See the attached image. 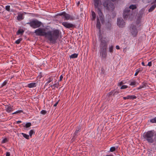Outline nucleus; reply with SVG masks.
Wrapping results in <instances>:
<instances>
[{"label": "nucleus", "instance_id": "412c9836", "mask_svg": "<svg viewBox=\"0 0 156 156\" xmlns=\"http://www.w3.org/2000/svg\"><path fill=\"white\" fill-rule=\"evenodd\" d=\"M24 32V31L23 29H19L17 31L16 34L17 35L20 34L21 35H22Z\"/></svg>", "mask_w": 156, "mask_h": 156}, {"label": "nucleus", "instance_id": "b1692460", "mask_svg": "<svg viewBox=\"0 0 156 156\" xmlns=\"http://www.w3.org/2000/svg\"><path fill=\"white\" fill-rule=\"evenodd\" d=\"M129 99L133 100L136 98V97L134 95H128Z\"/></svg>", "mask_w": 156, "mask_h": 156}, {"label": "nucleus", "instance_id": "c85d7f7f", "mask_svg": "<svg viewBox=\"0 0 156 156\" xmlns=\"http://www.w3.org/2000/svg\"><path fill=\"white\" fill-rule=\"evenodd\" d=\"M22 38H20L18 40L16 41H15V43L17 44H19L20 43L21 41H22Z\"/></svg>", "mask_w": 156, "mask_h": 156}, {"label": "nucleus", "instance_id": "9d476101", "mask_svg": "<svg viewBox=\"0 0 156 156\" xmlns=\"http://www.w3.org/2000/svg\"><path fill=\"white\" fill-rule=\"evenodd\" d=\"M62 25L66 28H72L73 29L76 28V25L75 24H73L72 23H68L66 22H63L62 23Z\"/></svg>", "mask_w": 156, "mask_h": 156}, {"label": "nucleus", "instance_id": "20e7f679", "mask_svg": "<svg viewBox=\"0 0 156 156\" xmlns=\"http://www.w3.org/2000/svg\"><path fill=\"white\" fill-rule=\"evenodd\" d=\"M103 5L104 8L109 11H113L115 8L114 4L110 0H104Z\"/></svg>", "mask_w": 156, "mask_h": 156}, {"label": "nucleus", "instance_id": "f257e3e1", "mask_svg": "<svg viewBox=\"0 0 156 156\" xmlns=\"http://www.w3.org/2000/svg\"><path fill=\"white\" fill-rule=\"evenodd\" d=\"M34 33L36 36H44L51 43L55 44L61 33L60 30L54 29L50 30L48 28H39L35 30Z\"/></svg>", "mask_w": 156, "mask_h": 156}, {"label": "nucleus", "instance_id": "680f3d73", "mask_svg": "<svg viewBox=\"0 0 156 156\" xmlns=\"http://www.w3.org/2000/svg\"><path fill=\"white\" fill-rule=\"evenodd\" d=\"M153 3L156 4V0H154L153 2Z\"/></svg>", "mask_w": 156, "mask_h": 156}, {"label": "nucleus", "instance_id": "3c124183", "mask_svg": "<svg viewBox=\"0 0 156 156\" xmlns=\"http://www.w3.org/2000/svg\"><path fill=\"white\" fill-rule=\"evenodd\" d=\"M123 98L124 100H125L126 99H129V97H128V95L126 97H123Z\"/></svg>", "mask_w": 156, "mask_h": 156}, {"label": "nucleus", "instance_id": "a18cd8bd", "mask_svg": "<svg viewBox=\"0 0 156 156\" xmlns=\"http://www.w3.org/2000/svg\"><path fill=\"white\" fill-rule=\"evenodd\" d=\"M146 66H152V62L151 61L149 62L147 65Z\"/></svg>", "mask_w": 156, "mask_h": 156}, {"label": "nucleus", "instance_id": "aec40b11", "mask_svg": "<svg viewBox=\"0 0 156 156\" xmlns=\"http://www.w3.org/2000/svg\"><path fill=\"white\" fill-rule=\"evenodd\" d=\"M92 12V20H95L96 17V14L95 12L93 11H91Z\"/></svg>", "mask_w": 156, "mask_h": 156}, {"label": "nucleus", "instance_id": "8fccbe9b", "mask_svg": "<svg viewBox=\"0 0 156 156\" xmlns=\"http://www.w3.org/2000/svg\"><path fill=\"white\" fill-rule=\"evenodd\" d=\"M63 77L62 75H61L60 77V79H59V81H61L63 79Z\"/></svg>", "mask_w": 156, "mask_h": 156}, {"label": "nucleus", "instance_id": "49530a36", "mask_svg": "<svg viewBox=\"0 0 156 156\" xmlns=\"http://www.w3.org/2000/svg\"><path fill=\"white\" fill-rule=\"evenodd\" d=\"M76 137L74 135L73 136V137L72 139H71V141L72 142H73V141H74V140H75L76 139Z\"/></svg>", "mask_w": 156, "mask_h": 156}, {"label": "nucleus", "instance_id": "f8f14e48", "mask_svg": "<svg viewBox=\"0 0 156 156\" xmlns=\"http://www.w3.org/2000/svg\"><path fill=\"white\" fill-rule=\"evenodd\" d=\"M64 13V17L65 20H75V17L70 16L69 14L66 13L65 12Z\"/></svg>", "mask_w": 156, "mask_h": 156}, {"label": "nucleus", "instance_id": "7ed1b4c3", "mask_svg": "<svg viewBox=\"0 0 156 156\" xmlns=\"http://www.w3.org/2000/svg\"><path fill=\"white\" fill-rule=\"evenodd\" d=\"M94 5L95 9H97V11L101 20L102 21L104 20V16L101 11V9L100 7L101 5V0H93Z\"/></svg>", "mask_w": 156, "mask_h": 156}, {"label": "nucleus", "instance_id": "72a5a7b5", "mask_svg": "<svg viewBox=\"0 0 156 156\" xmlns=\"http://www.w3.org/2000/svg\"><path fill=\"white\" fill-rule=\"evenodd\" d=\"M5 9L8 12L10 11V6L6 5L5 7Z\"/></svg>", "mask_w": 156, "mask_h": 156}, {"label": "nucleus", "instance_id": "bf43d9fd", "mask_svg": "<svg viewBox=\"0 0 156 156\" xmlns=\"http://www.w3.org/2000/svg\"><path fill=\"white\" fill-rule=\"evenodd\" d=\"M22 122L21 121H18L16 122V123L17 124H19L20 123Z\"/></svg>", "mask_w": 156, "mask_h": 156}, {"label": "nucleus", "instance_id": "a19ab883", "mask_svg": "<svg viewBox=\"0 0 156 156\" xmlns=\"http://www.w3.org/2000/svg\"><path fill=\"white\" fill-rule=\"evenodd\" d=\"M115 91V90H112L110 92H109L108 94V95L109 97H110L111 95L114 93V92Z\"/></svg>", "mask_w": 156, "mask_h": 156}, {"label": "nucleus", "instance_id": "f3484780", "mask_svg": "<svg viewBox=\"0 0 156 156\" xmlns=\"http://www.w3.org/2000/svg\"><path fill=\"white\" fill-rule=\"evenodd\" d=\"M156 7V4H154L153 5H152L150 8L148 10L149 12H152Z\"/></svg>", "mask_w": 156, "mask_h": 156}, {"label": "nucleus", "instance_id": "a211bd4d", "mask_svg": "<svg viewBox=\"0 0 156 156\" xmlns=\"http://www.w3.org/2000/svg\"><path fill=\"white\" fill-rule=\"evenodd\" d=\"M144 10L143 9H141L139 12L138 14V16L139 18H141L142 17V15L144 14Z\"/></svg>", "mask_w": 156, "mask_h": 156}, {"label": "nucleus", "instance_id": "c9c22d12", "mask_svg": "<svg viewBox=\"0 0 156 156\" xmlns=\"http://www.w3.org/2000/svg\"><path fill=\"white\" fill-rule=\"evenodd\" d=\"M8 139L7 138H5L4 139L2 140V144H4L5 143L7 142H8Z\"/></svg>", "mask_w": 156, "mask_h": 156}, {"label": "nucleus", "instance_id": "dca6fc26", "mask_svg": "<svg viewBox=\"0 0 156 156\" xmlns=\"http://www.w3.org/2000/svg\"><path fill=\"white\" fill-rule=\"evenodd\" d=\"M143 69L142 68H139L137 69L136 71V73L134 75L135 76H137L138 73L141 72H142L143 71Z\"/></svg>", "mask_w": 156, "mask_h": 156}, {"label": "nucleus", "instance_id": "5fc2aeb1", "mask_svg": "<svg viewBox=\"0 0 156 156\" xmlns=\"http://www.w3.org/2000/svg\"><path fill=\"white\" fill-rule=\"evenodd\" d=\"M101 72H102V73L103 74H104V69L103 68H101Z\"/></svg>", "mask_w": 156, "mask_h": 156}, {"label": "nucleus", "instance_id": "393cba45", "mask_svg": "<svg viewBox=\"0 0 156 156\" xmlns=\"http://www.w3.org/2000/svg\"><path fill=\"white\" fill-rule=\"evenodd\" d=\"M12 108L11 106H8L6 108V111L8 112H9L12 111Z\"/></svg>", "mask_w": 156, "mask_h": 156}, {"label": "nucleus", "instance_id": "f704fd0d", "mask_svg": "<svg viewBox=\"0 0 156 156\" xmlns=\"http://www.w3.org/2000/svg\"><path fill=\"white\" fill-rule=\"evenodd\" d=\"M80 129H79L78 130H76L74 133V134L75 136H77V134L80 132Z\"/></svg>", "mask_w": 156, "mask_h": 156}, {"label": "nucleus", "instance_id": "2eb2a0df", "mask_svg": "<svg viewBox=\"0 0 156 156\" xmlns=\"http://www.w3.org/2000/svg\"><path fill=\"white\" fill-rule=\"evenodd\" d=\"M36 86V84L35 83H31L28 84L27 87L29 88H31L35 87Z\"/></svg>", "mask_w": 156, "mask_h": 156}, {"label": "nucleus", "instance_id": "338daca9", "mask_svg": "<svg viewBox=\"0 0 156 156\" xmlns=\"http://www.w3.org/2000/svg\"><path fill=\"white\" fill-rule=\"evenodd\" d=\"M80 2H78V3H77V4H78V5H79V4H80Z\"/></svg>", "mask_w": 156, "mask_h": 156}, {"label": "nucleus", "instance_id": "f03ea898", "mask_svg": "<svg viewBox=\"0 0 156 156\" xmlns=\"http://www.w3.org/2000/svg\"><path fill=\"white\" fill-rule=\"evenodd\" d=\"M143 137L145 140L148 143L155 145L156 144V132L154 130H149L143 134Z\"/></svg>", "mask_w": 156, "mask_h": 156}, {"label": "nucleus", "instance_id": "4c0bfd02", "mask_svg": "<svg viewBox=\"0 0 156 156\" xmlns=\"http://www.w3.org/2000/svg\"><path fill=\"white\" fill-rule=\"evenodd\" d=\"M47 113V111L44 110H42L41 112V113L43 115H45Z\"/></svg>", "mask_w": 156, "mask_h": 156}, {"label": "nucleus", "instance_id": "052dcab7", "mask_svg": "<svg viewBox=\"0 0 156 156\" xmlns=\"http://www.w3.org/2000/svg\"><path fill=\"white\" fill-rule=\"evenodd\" d=\"M118 0H111L112 2H115L116 1H118Z\"/></svg>", "mask_w": 156, "mask_h": 156}, {"label": "nucleus", "instance_id": "6e6d98bb", "mask_svg": "<svg viewBox=\"0 0 156 156\" xmlns=\"http://www.w3.org/2000/svg\"><path fill=\"white\" fill-rule=\"evenodd\" d=\"M123 83L122 81H121L119 83V85L120 86H121L123 84Z\"/></svg>", "mask_w": 156, "mask_h": 156}, {"label": "nucleus", "instance_id": "ea45409f", "mask_svg": "<svg viewBox=\"0 0 156 156\" xmlns=\"http://www.w3.org/2000/svg\"><path fill=\"white\" fill-rule=\"evenodd\" d=\"M128 87V86L127 85H122V87H121L120 89H125L126 88Z\"/></svg>", "mask_w": 156, "mask_h": 156}, {"label": "nucleus", "instance_id": "13d9d810", "mask_svg": "<svg viewBox=\"0 0 156 156\" xmlns=\"http://www.w3.org/2000/svg\"><path fill=\"white\" fill-rule=\"evenodd\" d=\"M116 48L117 49H120V48H119V46L118 45H117L116 46Z\"/></svg>", "mask_w": 156, "mask_h": 156}, {"label": "nucleus", "instance_id": "6ab92c4d", "mask_svg": "<svg viewBox=\"0 0 156 156\" xmlns=\"http://www.w3.org/2000/svg\"><path fill=\"white\" fill-rule=\"evenodd\" d=\"M137 6L136 5H131L128 8H129V9H132V10H134L136 9Z\"/></svg>", "mask_w": 156, "mask_h": 156}, {"label": "nucleus", "instance_id": "ddd939ff", "mask_svg": "<svg viewBox=\"0 0 156 156\" xmlns=\"http://www.w3.org/2000/svg\"><path fill=\"white\" fill-rule=\"evenodd\" d=\"M23 14L20 12H19L18 14V16H17L16 19L18 21H21L24 19Z\"/></svg>", "mask_w": 156, "mask_h": 156}, {"label": "nucleus", "instance_id": "a878e982", "mask_svg": "<svg viewBox=\"0 0 156 156\" xmlns=\"http://www.w3.org/2000/svg\"><path fill=\"white\" fill-rule=\"evenodd\" d=\"M147 84L146 83H143L142 85L140 86L137 88V89L139 90L146 87Z\"/></svg>", "mask_w": 156, "mask_h": 156}, {"label": "nucleus", "instance_id": "37998d69", "mask_svg": "<svg viewBox=\"0 0 156 156\" xmlns=\"http://www.w3.org/2000/svg\"><path fill=\"white\" fill-rule=\"evenodd\" d=\"M136 84V82L135 81H133V82H131L130 84V85L131 86H134Z\"/></svg>", "mask_w": 156, "mask_h": 156}, {"label": "nucleus", "instance_id": "de8ad7c7", "mask_svg": "<svg viewBox=\"0 0 156 156\" xmlns=\"http://www.w3.org/2000/svg\"><path fill=\"white\" fill-rule=\"evenodd\" d=\"M4 11H2V9L1 7H0V14L2 13V14H4Z\"/></svg>", "mask_w": 156, "mask_h": 156}, {"label": "nucleus", "instance_id": "e433bc0d", "mask_svg": "<svg viewBox=\"0 0 156 156\" xmlns=\"http://www.w3.org/2000/svg\"><path fill=\"white\" fill-rule=\"evenodd\" d=\"M7 81L5 80V81H4L3 82V83L2 84L1 87H2L3 86H5L7 84Z\"/></svg>", "mask_w": 156, "mask_h": 156}, {"label": "nucleus", "instance_id": "4be33fe9", "mask_svg": "<svg viewBox=\"0 0 156 156\" xmlns=\"http://www.w3.org/2000/svg\"><path fill=\"white\" fill-rule=\"evenodd\" d=\"M78 54L74 53L70 56L69 57L70 58H77V57H78Z\"/></svg>", "mask_w": 156, "mask_h": 156}, {"label": "nucleus", "instance_id": "2f4dec72", "mask_svg": "<svg viewBox=\"0 0 156 156\" xmlns=\"http://www.w3.org/2000/svg\"><path fill=\"white\" fill-rule=\"evenodd\" d=\"M23 112V111L22 110H18V111H16V112L12 113V114H17V113H20L21 112Z\"/></svg>", "mask_w": 156, "mask_h": 156}, {"label": "nucleus", "instance_id": "79ce46f5", "mask_svg": "<svg viewBox=\"0 0 156 156\" xmlns=\"http://www.w3.org/2000/svg\"><path fill=\"white\" fill-rule=\"evenodd\" d=\"M65 12H62V13H59L57 14V16H64Z\"/></svg>", "mask_w": 156, "mask_h": 156}, {"label": "nucleus", "instance_id": "e2e57ef3", "mask_svg": "<svg viewBox=\"0 0 156 156\" xmlns=\"http://www.w3.org/2000/svg\"><path fill=\"white\" fill-rule=\"evenodd\" d=\"M142 64L143 66H145V65H144V62H142Z\"/></svg>", "mask_w": 156, "mask_h": 156}, {"label": "nucleus", "instance_id": "c756f323", "mask_svg": "<svg viewBox=\"0 0 156 156\" xmlns=\"http://www.w3.org/2000/svg\"><path fill=\"white\" fill-rule=\"evenodd\" d=\"M31 123L30 122H27L25 125V127L26 128H27L30 127L31 126Z\"/></svg>", "mask_w": 156, "mask_h": 156}, {"label": "nucleus", "instance_id": "1a4fd4ad", "mask_svg": "<svg viewBox=\"0 0 156 156\" xmlns=\"http://www.w3.org/2000/svg\"><path fill=\"white\" fill-rule=\"evenodd\" d=\"M117 24L119 27L122 28L125 27L126 22L122 17H119L117 19Z\"/></svg>", "mask_w": 156, "mask_h": 156}, {"label": "nucleus", "instance_id": "09e8293b", "mask_svg": "<svg viewBox=\"0 0 156 156\" xmlns=\"http://www.w3.org/2000/svg\"><path fill=\"white\" fill-rule=\"evenodd\" d=\"M119 93V91H118L116 90L115 91H114V93L113 94V95H115L116 94H118Z\"/></svg>", "mask_w": 156, "mask_h": 156}, {"label": "nucleus", "instance_id": "4468645a", "mask_svg": "<svg viewBox=\"0 0 156 156\" xmlns=\"http://www.w3.org/2000/svg\"><path fill=\"white\" fill-rule=\"evenodd\" d=\"M101 24L99 20V19L98 18L97 20L96 27L99 30V31H101Z\"/></svg>", "mask_w": 156, "mask_h": 156}, {"label": "nucleus", "instance_id": "58836bf2", "mask_svg": "<svg viewBox=\"0 0 156 156\" xmlns=\"http://www.w3.org/2000/svg\"><path fill=\"white\" fill-rule=\"evenodd\" d=\"M47 80V83H49L52 80L50 76L48 79Z\"/></svg>", "mask_w": 156, "mask_h": 156}, {"label": "nucleus", "instance_id": "6e6552de", "mask_svg": "<svg viewBox=\"0 0 156 156\" xmlns=\"http://www.w3.org/2000/svg\"><path fill=\"white\" fill-rule=\"evenodd\" d=\"M131 15V13L129 8H128V7L125 8L123 13V16L124 19L125 20H127L130 17Z\"/></svg>", "mask_w": 156, "mask_h": 156}, {"label": "nucleus", "instance_id": "0eeeda50", "mask_svg": "<svg viewBox=\"0 0 156 156\" xmlns=\"http://www.w3.org/2000/svg\"><path fill=\"white\" fill-rule=\"evenodd\" d=\"M130 32L133 37H136L137 35L138 31L136 26L133 24H131L130 27Z\"/></svg>", "mask_w": 156, "mask_h": 156}, {"label": "nucleus", "instance_id": "bb28decb", "mask_svg": "<svg viewBox=\"0 0 156 156\" xmlns=\"http://www.w3.org/2000/svg\"><path fill=\"white\" fill-rule=\"evenodd\" d=\"M29 135L30 137H31L32 134L35 133V132L33 130L31 129L29 132Z\"/></svg>", "mask_w": 156, "mask_h": 156}, {"label": "nucleus", "instance_id": "5701e85b", "mask_svg": "<svg viewBox=\"0 0 156 156\" xmlns=\"http://www.w3.org/2000/svg\"><path fill=\"white\" fill-rule=\"evenodd\" d=\"M23 136L27 139H29V136L27 134L23 133H21Z\"/></svg>", "mask_w": 156, "mask_h": 156}, {"label": "nucleus", "instance_id": "603ef678", "mask_svg": "<svg viewBox=\"0 0 156 156\" xmlns=\"http://www.w3.org/2000/svg\"><path fill=\"white\" fill-rule=\"evenodd\" d=\"M59 101H58L57 102H56L53 105L54 107H56L57 106V105L58 104Z\"/></svg>", "mask_w": 156, "mask_h": 156}, {"label": "nucleus", "instance_id": "cd10ccee", "mask_svg": "<svg viewBox=\"0 0 156 156\" xmlns=\"http://www.w3.org/2000/svg\"><path fill=\"white\" fill-rule=\"evenodd\" d=\"M113 46L112 45H111L109 47V51L111 53L113 52Z\"/></svg>", "mask_w": 156, "mask_h": 156}, {"label": "nucleus", "instance_id": "9b49d317", "mask_svg": "<svg viewBox=\"0 0 156 156\" xmlns=\"http://www.w3.org/2000/svg\"><path fill=\"white\" fill-rule=\"evenodd\" d=\"M100 55L102 58L105 59L107 55V49H100Z\"/></svg>", "mask_w": 156, "mask_h": 156}, {"label": "nucleus", "instance_id": "69168bd1", "mask_svg": "<svg viewBox=\"0 0 156 156\" xmlns=\"http://www.w3.org/2000/svg\"><path fill=\"white\" fill-rule=\"evenodd\" d=\"M4 18H6V19H7V18L6 17V16H5V17H4Z\"/></svg>", "mask_w": 156, "mask_h": 156}, {"label": "nucleus", "instance_id": "0e129e2a", "mask_svg": "<svg viewBox=\"0 0 156 156\" xmlns=\"http://www.w3.org/2000/svg\"><path fill=\"white\" fill-rule=\"evenodd\" d=\"M48 83H47V82L45 84V86H46L48 85Z\"/></svg>", "mask_w": 156, "mask_h": 156}, {"label": "nucleus", "instance_id": "864d4df0", "mask_svg": "<svg viewBox=\"0 0 156 156\" xmlns=\"http://www.w3.org/2000/svg\"><path fill=\"white\" fill-rule=\"evenodd\" d=\"M10 153L9 152H7L6 153V156H10Z\"/></svg>", "mask_w": 156, "mask_h": 156}, {"label": "nucleus", "instance_id": "7c9ffc66", "mask_svg": "<svg viewBox=\"0 0 156 156\" xmlns=\"http://www.w3.org/2000/svg\"><path fill=\"white\" fill-rule=\"evenodd\" d=\"M150 121L152 123H156V117L150 120Z\"/></svg>", "mask_w": 156, "mask_h": 156}, {"label": "nucleus", "instance_id": "4d7b16f0", "mask_svg": "<svg viewBox=\"0 0 156 156\" xmlns=\"http://www.w3.org/2000/svg\"><path fill=\"white\" fill-rule=\"evenodd\" d=\"M107 27H109V28H110L111 26V24H109V23H108V26H107Z\"/></svg>", "mask_w": 156, "mask_h": 156}, {"label": "nucleus", "instance_id": "473e14b6", "mask_svg": "<svg viewBox=\"0 0 156 156\" xmlns=\"http://www.w3.org/2000/svg\"><path fill=\"white\" fill-rule=\"evenodd\" d=\"M115 150V148L114 147H111L110 151L111 152H113V151H114Z\"/></svg>", "mask_w": 156, "mask_h": 156}, {"label": "nucleus", "instance_id": "39448f33", "mask_svg": "<svg viewBox=\"0 0 156 156\" xmlns=\"http://www.w3.org/2000/svg\"><path fill=\"white\" fill-rule=\"evenodd\" d=\"M27 24H29L32 28L35 29L39 28L42 24V23L37 19H33L30 20L29 22L27 23Z\"/></svg>", "mask_w": 156, "mask_h": 156}, {"label": "nucleus", "instance_id": "c03bdc74", "mask_svg": "<svg viewBox=\"0 0 156 156\" xmlns=\"http://www.w3.org/2000/svg\"><path fill=\"white\" fill-rule=\"evenodd\" d=\"M53 86L55 87H57L58 88V87L59 86V83H58V84H54L53 85Z\"/></svg>", "mask_w": 156, "mask_h": 156}, {"label": "nucleus", "instance_id": "423d86ee", "mask_svg": "<svg viewBox=\"0 0 156 156\" xmlns=\"http://www.w3.org/2000/svg\"><path fill=\"white\" fill-rule=\"evenodd\" d=\"M99 41L100 42V49H107L108 41L105 37L102 36L100 37Z\"/></svg>", "mask_w": 156, "mask_h": 156}]
</instances>
